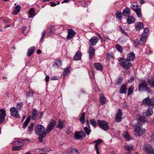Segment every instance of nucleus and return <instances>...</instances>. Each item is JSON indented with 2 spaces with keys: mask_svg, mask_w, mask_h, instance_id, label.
<instances>
[{
  "mask_svg": "<svg viewBox=\"0 0 154 154\" xmlns=\"http://www.w3.org/2000/svg\"><path fill=\"white\" fill-rule=\"evenodd\" d=\"M116 18L120 20L122 19V15L121 12L119 11L116 12Z\"/></svg>",
  "mask_w": 154,
  "mask_h": 154,
  "instance_id": "obj_41",
  "label": "nucleus"
},
{
  "mask_svg": "<svg viewBox=\"0 0 154 154\" xmlns=\"http://www.w3.org/2000/svg\"><path fill=\"white\" fill-rule=\"evenodd\" d=\"M134 78L133 77H132L129 80L128 82L129 83H131L132 82H133L134 80Z\"/></svg>",
  "mask_w": 154,
  "mask_h": 154,
  "instance_id": "obj_63",
  "label": "nucleus"
},
{
  "mask_svg": "<svg viewBox=\"0 0 154 154\" xmlns=\"http://www.w3.org/2000/svg\"><path fill=\"white\" fill-rule=\"evenodd\" d=\"M34 92L32 90H30L26 92V95L27 97H32L33 96Z\"/></svg>",
  "mask_w": 154,
  "mask_h": 154,
  "instance_id": "obj_43",
  "label": "nucleus"
},
{
  "mask_svg": "<svg viewBox=\"0 0 154 154\" xmlns=\"http://www.w3.org/2000/svg\"><path fill=\"white\" fill-rule=\"evenodd\" d=\"M147 82L153 88H154V78L151 77L148 79Z\"/></svg>",
  "mask_w": 154,
  "mask_h": 154,
  "instance_id": "obj_27",
  "label": "nucleus"
},
{
  "mask_svg": "<svg viewBox=\"0 0 154 154\" xmlns=\"http://www.w3.org/2000/svg\"><path fill=\"white\" fill-rule=\"evenodd\" d=\"M102 142V140L101 139H99L94 141V143H95V148H98V145L100 144Z\"/></svg>",
  "mask_w": 154,
  "mask_h": 154,
  "instance_id": "obj_38",
  "label": "nucleus"
},
{
  "mask_svg": "<svg viewBox=\"0 0 154 154\" xmlns=\"http://www.w3.org/2000/svg\"><path fill=\"white\" fill-rule=\"evenodd\" d=\"M97 123L99 127L104 130H107L109 128L108 123L106 121L98 120Z\"/></svg>",
  "mask_w": 154,
  "mask_h": 154,
  "instance_id": "obj_5",
  "label": "nucleus"
},
{
  "mask_svg": "<svg viewBox=\"0 0 154 154\" xmlns=\"http://www.w3.org/2000/svg\"><path fill=\"white\" fill-rule=\"evenodd\" d=\"M6 116V112L3 109H0V124L4 122Z\"/></svg>",
  "mask_w": 154,
  "mask_h": 154,
  "instance_id": "obj_11",
  "label": "nucleus"
},
{
  "mask_svg": "<svg viewBox=\"0 0 154 154\" xmlns=\"http://www.w3.org/2000/svg\"><path fill=\"white\" fill-rule=\"evenodd\" d=\"M56 125L55 121L53 120H51L49 122L46 128L47 134H49L53 129Z\"/></svg>",
  "mask_w": 154,
  "mask_h": 154,
  "instance_id": "obj_7",
  "label": "nucleus"
},
{
  "mask_svg": "<svg viewBox=\"0 0 154 154\" xmlns=\"http://www.w3.org/2000/svg\"><path fill=\"white\" fill-rule=\"evenodd\" d=\"M78 151L76 149H73L68 154H78Z\"/></svg>",
  "mask_w": 154,
  "mask_h": 154,
  "instance_id": "obj_46",
  "label": "nucleus"
},
{
  "mask_svg": "<svg viewBox=\"0 0 154 154\" xmlns=\"http://www.w3.org/2000/svg\"><path fill=\"white\" fill-rule=\"evenodd\" d=\"M35 15V9L33 8H31L29 10V17H32Z\"/></svg>",
  "mask_w": 154,
  "mask_h": 154,
  "instance_id": "obj_26",
  "label": "nucleus"
},
{
  "mask_svg": "<svg viewBox=\"0 0 154 154\" xmlns=\"http://www.w3.org/2000/svg\"><path fill=\"white\" fill-rule=\"evenodd\" d=\"M32 119L34 120L36 119L37 116L38 115V112L35 109H34L32 112Z\"/></svg>",
  "mask_w": 154,
  "mask_h": 154,
  "instance_id": "obj_25",
  "label": "nucleus"
},
{
  "mask_svg": "<svg viewBox=\"0 0 154 154\" xmlns=\"http://www.w3.org/2000/svg\"><path fill=\"white\" fill-rule=\"evenodd\" d=\"M119 28L120 29L121 32H122V33L126 35H127V34L124 31V30H123V29H122V27L121 26H119Z\"/></svg>",
  "mask_w": 154,
  "mask_h": 154,
  "instance_id": "obj_59",
  "label": "nucleus"
},
{
  "mask_svg": "<svg viewBox=\"0 0 154 154\" xmlns=\"http://www.w3.org/2000/svg\"><path fill=\"white\" fill-rule=\"evenodd\" d=\"M152 101L150 97H148L143 100V103L146 106H149L152 108H153L154 107V104Z\"/></svg>",
  "mask_w": 154,
  "mask_h": 154,
  "instance_id": "obj_8",
  "label": "nucleus"
},
{
  "mask_svg": "<svg viewBox=\"0 0 154 154\" xmlns=\"http://www.w3.org/2000/svg\"><path fill=\"white\" fill-rule=\"evenodd\" d=\"M123 135L126 139L128 140H129L131 139L130 135L127 132L125 131L124 132L123 134Z\"/></svg>",
  "mask_w": 154,
  "mask_h": 154,
  "instance_id": "obj_35",
  "label": "nucleus"
},
{
  "mask_svg": "<svg viewBox=\"0 0 154 154\" xmlns=\"http://www.w3.org/2000/svg\"><path fill=\"white\" fill-rule=\"evenodd\" d=\"M67 32L68 35L66 36V38L68 40L72 38L76 34L75 32L72 29H68Z\"/></svg>",
  "mask_w": 154,
  "mask_h": 154,
  "instance_id": "obj_10",
  "label": "nucleus"
},
{
  "mask_svg": "<svg viewBox=\"0 0 154 154\" xmlns=\"http://www.w3.org/2000/svg\"><path fill=\"white\" fill-rule=\"evenodd\" d=\"M138 90L140 91H146L151 94H153L152 91L148 87V85L145 81H143L139 84Z\"/></svg>",
  "mask_w": 154,
  "mask_h": 154,
  "instance_id": "obj_2",
  "label": "nucleus"
},
{
  "mask_svg": "<svg viewBox=\"0 0 154 154\" xmlns=\"http://www.w3.org/2000/svg\"><path fill=\"white\" fill-rule=\"evenodd\" d=\"M98 41L97 37L96 36L92 37L89 40V41L92 45L94 46L96 45Z\"/></svg>",
  "mask_w": 154,
  "mask_h": 154,
  "instance_id": "obj_15",
  "label": "nucleus"
},
{
  "mask_svg": "<svg viewBox=\"0 0 154 154\" xmlns=\"http://www.w3.org/2000/svg\"><path fill=\"white\" fill-rule=\"evenodd\" d=\"M20 8L21 7L19 5H17L15 7L13 12V14L15 15L17 14L20 11Z\"/></svg>",
  "mask_w": 154,
  "mask_h": 154,
  "instance_id": "obj_32",
  "label": "nucleus"
},
{
  "mask_svg": "<svg viewBox=\"0 0 154 154\" xmlns=\"http://www.w3.org/2000/svg\"><path fill=\"white\" fill-rule=\"evenodd\" d=\"M135 28L137 30L140 31L143 28V23L141 22L137 23L135 24Z\"/></svg>",
  "mask_w": 154,
  "mask_h": 154,
  "instance_id": "obj_20",
  "label": "nucleus"
},
{
  "mask_svg": "<svg viewBox=\"0 0 154 154\" xmlns=\"http://www.w3.org/2000/svg\"><path fill=\"white\" fill-rule=\"evenodd\" d=\"M134 88L133 86L130 87L128 89V95H131L133 92Z\"/></svg>",
  "mask_w": 154,
  "mask_h": 154,
  "instance_id": "obj_48",
  "label": "nucleus"
},
{
  "mask_svg": "<svg viewBox=\"0 0 154 154\" xmlns=\"http://www.w3.org/2000/svg\"><path fill=\"white\" fill-rule=\"evenodd\" d=\"M100 101L102 104H105L106 102V100L103 94H100Z\"/></svg>",
  "mask_w": 154,
  "mask_h": 154,
  "instance_id": "obj_23",
  "label": "nucleus"
},
{
  "mask_svg": "<svg viewBox=\"0 0 154 154\" xmlns=\"http://www.w3.org/2000/svg\"><path fill=\"white\" fill-rule=\"evenodd\" d=\"M137 13V16L139 18H141L142 17V14L141 12V9L139 8L138 9L135 11Z\"/></svg>",
  "mask_w": 154,
  "mask_h": 154,
  "instance_id": "obj_40",
  "label": "nucleus"
},
{
  "mask_svg": "<svg viewBox=\"0 0 154 154\" xmlns=\"http://www.w3.org/2000/svg\"><path fill=\"white\" fill-rule=\"evenodd\" d=\"M85 133L82 130L80 131H76L75 133L74 137L77 139H79L83 137H85Z\"/></svg>",
  "mask_w": 154,
  "mask_h": 154,
  "instance_id": "obj_12",
  "label": "nucleus"
},
{
  "mask_svg": "<svg viewBox=\"0 0 154 154\" xmlns=\"http://www.w3.org/2000/svg\"><path fill=\"white\" fill-rule=\"evenodd\" d=\"M30 117L29 116L26 118L23 125V128H25L30 122Z\"/></svg>",
  "mask_w": 154,
  "mask_h": 154,
  "instance_id": "obj_33",
  "label": "nucleus"
},
{
  "mask_svg": "<svg viewBox=\"0 0 154 154\" xmlns=\"http://www.w3.org/2000/svg\"><path fill=\"white\" fill-rule=\"evenodd\" d=\"M139 43V41L138 39H136L134 40L133 44L135 47H137Z\"/></svg>",
  "mask_w": 154,
  "mask_h": 154,
  "instance_id": "obj_52",
  "label": "nucleus"
},
{
  "mask_svg": "<svg viewBox=\"0 0 154 154\" xmlns=\"http://www.w3.org/2000/svg\"><path fill=\"white\" fill-rule=\"evenodd\" d=\"M35 48V47L33 46L30 48L28 49V52L27 54V56L28 57H29L31 56V55L33 53Z\"/></svg>",
  "mask_w": 154,
  "mask_h": 154,
  "instance_id": "obj_31",
  "label": "nucleus"
},
{
  "mask_svg": "<svg viewBox=\"0 0 154 154\" xmlns=\"http://www.w3.org/2000/svg\"><path fill=\"white\" fill-rule=\"evenodd\" d=\"M26 30V27L23 26L21 28L22 32L23 34L24 33L25 31Z\"/></svg>",
  "mask_w": 154,
  "mask_h": 154,
  "instance_id": "obj_61",
  "label": "nucleus"
},
{
  "mask_svg": "<svg viewBox=\"0 0 154 154\" xmlns=\"http://www.w3.org/2000/svg\"><path fill=\"white\" fill-rule=\"evenodd\" d=\"M135 58V54L133 52H132L128 54L126 59L130 61L133 60Z\"/></svg>",
  "mask_w": 154,
  "mask_h": 154,
  "instance_id": "obj_18",
  "label": "nucleus"
},
{
  "mask_svg": "<svg viewBox=\"0 0 154 154\" xmlns=\"http://www.w3.org/2000/svg\"><path fill=\"white\" fill-rule=\"evenodd\" d=\"M35 132L37 135H45L47 134L45 128L42 125L39 124L35 126Z\"/></svg>",
  "mask_w": 154,
  "mask_h": 154,
  "instance_id": "obj_4",
  "label": "nucleus"
},
{
  "mask_svg": "<svg viewBox=\"0 0 154 154\" xmlns=\"http://www.w3.org/2000/svg\"><path fill=\"white\" fill-rule=\"evenodd\" d=\"M131 8L134 11H135L139 8L138 7L137 4L135 3H133L131 6Z\"/></svg>",
  "mask_w": 154,
  "mask_h": 154,
  "instance_id": "obj_37",
  "label": "nucleus"
},
{
  "mask_svg": "<svg viewBox=\"0 0 154 154\" xmlns=\"http://www.w3.org/2000/svg\"><path fill=\"white\" fill-rule=\"evenodd\" d=\"M70 67L68 68L63 72V77H64L69 72Z\"/></svg>",
  "mask_w": 154,
  "mask_h": 154,
  "instance_id": "obj_54",
  "label": "nucleus"
},
{
  "mask_svg": "<svg viewBox=\"0 0 154 154\" xmlns=\"http://www.w3.org/2000/svg\"><path fill=\"white\" fill-rule=\"evenodd\" d=\"M88 52L89 55V58H92L93 57L95 53L94 49L92 47L90 46Z\"/></svg>",
  "mask_w": 154,
  "mask_h": 154,
  "instance_id": "obj_19",
  "label": "nucleus"
},
{
  "mask_svg": "<svg viewBox=\"0 0 154 154\" xmlns=\"http://www.w3.org/2000/svg\"><path fill=\"white\" fill-rule=\"evenodd\" d=\"M122 115L121 110L120 109H119L116 116V121L117 122H119L121 121L122 119Z\"/></svg>",
  "mask_w": 154,
  "mask_h": 154,
  "instance_id": "obj_13",
  "label": "nucleus"
},
{
  "mask_svg": "<svg viewBox=\"0 0 154 154\" xmlns=\"http://www.w3.org/2000/svg\"><path fill=\"white\" fill-rule=\"evenodd\" d=\"M23 105V103H18L17 104V106H16V108H17V110L18 111L19 110L20 111L21 109V108H22V106Z\"/></svg>",
  "mask_w": 154,
  "mask_h": 154,
  "instance_id": "obj_45",
  "label": "nucleus"
},
{
  "mask_svg": "<svg viewBox=\"0 0 154 154\" xmlns=\"http://www.w3.org/2000/svg\"><path fill=\"white\" fill-rule=\"evenodd\" d=\"M22 146H14L12 147V149L13 150H19L22 149L21 147Z\"/></svg>",
  "mask_w": 154,
  "mask_h": 154,
  "instance_id": "obj_39",
  "label": "nucleus"
},
{
  "mask_svg": "<svg viewBox=\"0 0 154 154\" xmlns=\"http://www.w3.org/2000/svg\"><path fill=\"white\" fill-rule=\"evenodd\" d=\"M39 136V137H38V140L39 141L42 142V141L43 138L45 136V135H38Z\"/></svg>",
  "mask_w": 154,
  "mask_h": 154,
  "instance_id": "obj_55",
  "label": "nucleus"
},
{
  "mask_svg": "<svg viewBox=\"0 0 154 154\" xmlns=\"http://www.w3.org/2000/svg\"><path fill=\"white\" fill-rule=\"evenodd\" d=\"M127 21L129 24H131L135 22V19L132 16H128L127 18Z\"/></svg>",
  "mask_w": 154,
  "mask_h": 154,
  "instance_id": "obj_24",
  "label": "nucleus"
},
{
  "mask_svg": "<svg viewBox=\"0 0 154 154\" xmlns=\"http://www.w3.org/2000/svg\"><path fill=\"white\" fill-rule=\"evenodd\" d=\"M85 113L84 112H83L80 119V120L82 124H83L85 123Z\"/></svg>",
  "mask_w": 154,
  "mask_h": 154,
  "instance_id": "obj_42",
  "label": "nucleus"
},
{
  "mask_svg": "<svg viewBox=\"0 0 154 154\" xmlns=\"http://www.w3.org/2000/svg\"><path fill=\"white\" fill-rule=\"evenodd\" d=\"M34 125V124L33 123H31L28 126L27 131L30 134H31L33 131Z\"/></svg>",
  "mask_w": 154,
  "mask_h": 154,
  "instance_id": "obj_30",
  "label": "nucleus"
},
{
  "mask_svg": "<svg viewBox=\"0 0 154 154\" xmlns=\"http://www.w3.org/2000/svg\"><path fill=\"white\" fill-rule=\"evenodd\" d=\"M125 149L128 151H131L133 150V146L131 145H125L124 146Z\"/></svg>",
  "mask_w": 154,
  "mask_h": 154,
  "instance_id": "obj_34",
  "label": "nucleus"
},
{
  "mask_svg": "<svg viewBox=\"0 0 154 154\" xmlns=\"http://www.w3.org/2000/svg\"><path fill=\"white\" fill-rule=\"evenodd\" d=\"M59 79V77L57 76H53L52 77L51 79V80H58Z\"/></svg>",
  "mask_w": 154,
  "mask_h": 154,
  "instance_id": "obj_60",
  "label": "nucleus"
},
{
  "mask_svg": "<svg viewBox=\"0 0 154 154\" xmlns=\"http://www.w3.org/2000/svg\"><path fill=\"white\" fill-rule=\"evenodd\" d=\"M144 151L147 154H154V149L150 144H145L143 147Z\"/></svg>",
  "mask_w": 154,
  "mask_h": 154,
  "instance_id": "obj_6",
  "label": "nucleus"
},
{
  "mask_svg": "<svg viewBox=\"0 0 154 154\" xmlns=\"http://www.w3.org/2000/svg\"><path fill=\"white\" fill-rule=\"evenodd\" d=\"M150 141L152 143H154V133L152 134L150 138Z\"/></svg>",
  "mask_w": 154,
  "mask_h": 154,
  "instance_id": "obj_58",
  "label": "nucleus"
},
{
  "mask_svg": "<svg viewBox=\"0 0 154 154\" xmlns=\"http://www.w3.org/2000/svg\"><path fill=\"white\" fill-rule=\"evenodd\" d=\"M82 54L80 51H78L75 54V55L73 58V60H80L81 58Z\"/></svg>",
  "mask_w": 154,
  "mask_h": 154,
  "instance_id": "obj_17",
  "label": "nucleus"
},
{
  "mask_svg": "<svg viewBox=\"0 0 154 154\" xmlns=\"http://www.w3.org/2000/svg\"><path fill=\"white\" fill-rule=\"evenodd\" d=\"M131 10L128 7H126L124 8L122 12L123 14L126 17H128L131 14Z\"/></svg>",
  "mask_w": 154,
  "mask_h": 154,
  "instance_id": "obj_14",
  "label": "nucleus"
},
{
  "mask_svg": "<svg viewBox=\"0 0 154 154\" xmlns=\"http://www.w3.org/2000/svg\"><path fill=\"white\" fill-rule=\"evenodd\" d=\"M62 65V62L60 60H57L53 64V66L54 67L57 68L60 67Z\"/></svg>",
  "mask_w": 154,
  "mask_h": 154,
  "instance_id": "obj_28",
  "label": "nucleus"
},
{
  "mask_svg": "<svg viewBox=\"0 0 154 154\" xmlns=\"http://www.w3.org/2000/svg\"><path fill=\"white\" fill-rule=\"evenodd\" d=\"M138 122L139 123L140 122L141 123H143L145 121V119L142 116L139 117L138 119Z\"/></svg>",
  "mask_w": 154,
  "mask_h": 154,
  "instance_id": "obj_49",
  "label": "nucleus"
},
{
  "mask_svg": "<svg viewBox=\"0 0 154 154\" xmlns=\"http://www.w3.org/2000/svg\"><path fill=\"white\" fill-rule=\"evenodd\" d=\"M120 65L125 69H128L132 66L131 62L126 59L121 57L119 60Z\"/></svg>",
  "mask_w": 154,
  "mask_h": 154,
  "instance_id": "obj_3",
  "label": "nucleus"
},
{
  "mask_svg": "<svg viewBox=\"0 0 154 154\" xmlns=\"http://www.w3.org/2000/svg\"><path fill=\"white\" fill-rule=\"evenodd\" d=\"M148 28H145L144 29V31L142 35H144L146 36H148Z\"/></svg>",
  "mask_w": 154,
  "mask_h": 154,
  "instance_id": "obj_53",
  "label": "nucleus"
},
{
  "mask_svg": "<svg viewBox=\"0 0 154 154\" xmlns=\"http://www.w3.org/2000/svg\"><path fill=\"white\" fill-rule=\"evenodd\" d=\"M127 90L126 85L125 84H123L119 92L120 94H126L127 92Z\"/></svg>",
  "mask_w": 154,
  "mask_h": 154,
  "instance_id": "obj_21",
  "label": "nucleus"
},
{
  "mask_svg": "<svg viewBox=\"0 0 154 154\" xmlns=\"http://www.w3.org/2000/svg\"><path fill=\"white\" fill-rule=\"evenodd\" d=\"M45 80L46 82H48L49 80V76L48 75H47L46 76L45 78Z\"/></svg>",
  "mask_w": 154,
  "mask_h": 154,
  "instance_id": "obj_62",
  "label": "nucleus"
},
{
  "mask_svg": "<svg viewBox=\"0 0 154 154\" xmlns=\"http://www.w3.org/2000/svg\"><path fill=\"white\" fill-rule=\"evenodd\" d=\"M153 113L152 108L149 107L146 112L143 113V115L144 117H149Z\"/></svg>",
  "mask_w": 154,
  "mask_h": 154,
  "instance_id": "obj_16",
  "label": "nucleus"
},
{
  "mask_svg": "<svg viewBox=\"0 0 154 154\" xmlns=\"http://www.w3.org/2000/svg\"><path fill=\"white\" fill-rule=\"evenodd\" d=\"M147 36L142 35L140 39L141 42H142L143 44H144L147 40Z\"/></svg>",
  "mask_w": 154,
  "mask_h": 154,
  "instance_id": "obj_29",
  "label": "nucleus"
},
{
  "mask_svg": "<svg viewBox=\"0 0 154 154\" xmlns=\"http://www.w3.org/2000/svg\"><path fill=\"white\" fill-rule=\"evenodd\" d=\"M135 128L133 131V134L136 136H141L145 132V130L143 128L140 123L138 122L135 125Z\"/></svg>",
  "mask_w": 154,
  "mask_h": 154,
  "instance_id": "obj_1",
  "label": "nucleus"
},
{
  "mask_svg": "<svg viewBox=\"0 0 154 154\" xmlns=\"http://www.w3.org/2000/svg\"><path fill=\"white\" fill-rule=\"evenodd\" d=\"M84 130L87 135H88L90 134L91 131L89 127H87L86 126L84 128Z\"/></svg>",
  "mask_w": 154,
  "mask_h": 154,
  "instance_id": "obj_36",
  "label": "nucleus"
},
{
  "mask_svg": "<svg viewBox=\"0 0 154 154\" xmlns=\"http://www.w3.org/2000/svg\"><path fill=\"white\" fill-rule=\"evenodd\" d=\"M12 144L14 145H17L19 146H23V143L20 141H14L12 143Z\"/></svg>",
  "mask_w": 154,
  "mask_h": 154,
  "instance_id": "obj_44",
  "label": "nucleus"
},
{
  "mask_svg": "<svg viewBox=\"0 0 154 154\" xmlns=\"http://www.w3.org/2000/svg\"><path fill=\"white\" fill-rule=\"evenodd\" d=\"M63 122L60 121L57 125V127L60 129H62L63 127Z\"/></svg>",
  "mask_w": 154,
  "mask_h": 154,
  "instance_id": "obj_51",
  "label": "nucleus"
},
{
  "mask_svg": "<svg viewBox=\"0 0 154 154\" xmlns=\"http://www.w3.org/2000/svg\"><path fill=\"white\" fill-rule=\"evenodd\" d=\"M116 49L120 52H122V48L119 44L116 45Z\"/></svg>",
  "mask_w": 154,
  "mask_h": 154,
  "instance_id": "obj_50",
  "label": "nucleus"
},
{
  "mask_svg": "<svg viewBox=\"0 0 154 154\" xmlns=\"http://www.w3.org/2000/svg\"><path fill=\"white\" fill-rule=\"evenodd\" d=\"M123 79L122 77H120L118 80L117 82V84H120L121 83L123 82Z\"/></svg>",
  "mask_w": 154,
  "mask_h": 154,
  "instance_id": "obj_57",
  "label": "nucleus"
},
{
  "mask_svg": "<svg viewBox=\"0 0 154 154\" xmlns=\"http://www.w3.org/2000/svg\"><path fill=\"white\" fill-rule=\"evenodd\" d=\"M90 122L91 124L94 127H95L97 126L96 122L94 119L90 120Z\"/></svg>",
  "mask_w": 154,
  "mask_h": 154,
  "instance_id": "obj_47",
  "label": "nucleus"
},
{
  "mask_svg": "<svg viewBox=\"0 0 154 154\" xmlns=\"http://www.w3.org/2000/svg\"><path fill=\"white\" fill-rule=\"evenodd\" d=\"M104 40L105 41H107L110 40V39L108 37H105L104 38Z\"/></svg>",
  "mask_w": 154,
  "mask_h": 154,
  "instance_id": "obj_64",
  "label": "nucleus"
},
{
  "mask_svg": "<svg viewBox=\"0 0 154 154\" xmlns=\"http://www.w3.org/2000/svg\"><path fill=\"white\" fill-rule=\"evenodd\" d=\"M11 115V116L17 118H20V116L18 114V111L14 107H11L10 109Z\"/></svg>",
  "mask_w": 154,
  "mask_h": 154,
  "instance_id": "obj_9",
  "label": "nucleus"
},
{
  "mask_svg": "<svg viewBox=\"0 0 154 154\" xmlns=\"http://www.w3.org/2000/svg\"><path fill=\"white\" fill-rule=\"evenodd\" d=\"M46 33V31L45 30H44L43 32L42 33V36L41 37V38L40 39V41H41L44 38V37H45V34Z\"/></svg>",
  "mask_w": 154,
  "mask_h": 154,
  "instance_id": "obj_56",
  "label": "nucleus"
},
{
  "mask_svg": "<svg viewBox=\"0 0 154 154\" xmlns=\"http://www.w3.org/2000/svg\"><path fill=\"white\" fill-rule=\"evenodd\" d=\"M94 67L95 69L98 70L102 71L103 69V66L101 63H96L94 64Z\"/></svg>",
  "mask_w": 154,
  "mask_h": 154,
  "instance_id": "obj_22",
  "label": "nucleus"
}]
</instances>
